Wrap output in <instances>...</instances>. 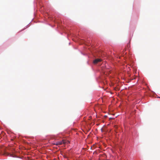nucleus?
Here are the masks:
<instances>
[{"label": "nucleus", "instance_id": "f257e3e1", "mask_svg": "<svg viewBox=\"0 0 160 160\" xmlns=\"http://www.w3.org/2000/svg\"><path fill=\"white\" fill-rule=\"evenodd\" d=\"M66 143V141L65 140H62V141H58L55 142L54 144L57 146L61 145L62 144H65Z\"/></svg>", "mask_w": 160, "mask_h": 160}, {"label": "nucleus", "instance_id": "f03ea898", "mask_svg": "<svg viewBox=\"0 0 160 160\" xmlns=\"http://www.w3.org/2000/svg\"><path fill=\"white\" fill-rule=\"evenodd\" d=\"M102 60L101 59H96L93 61V63L94 64H96L98 62H101Z\"/></svg>", "mask_w": 160, "mask_h": 160}, {"label": "nucleus", "instance_id": "7ed1b4c3", "mask_svg": "<svg viewBox=\"0 0 160 160\" xmlns=\"http://www.w3.org/2000/svg\"><path fill=\"white\" fill-rule=\"evenodd\" d=\"M5 154L6 155L8 156L12 157H15L14 155H13L12 154H10V153H7V152H6L5 153Z\"/></svg>", "mask_w": 160, "mask_h": 160}]
</instances>
